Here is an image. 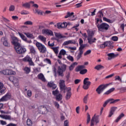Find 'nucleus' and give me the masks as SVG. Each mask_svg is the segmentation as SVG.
Here are the masks:
<instances>
[{
  "instance_id": "58836bf2",
  "label": "nucleus",
  "mask_w": 126,
  "mask_h": 126,
  "mask_svg": "<svg viewBox=\"0 0 126 126\" xmlns=\"http://www.w3.org/2000/svg\"><path fill=\"white\" fill-rule=\"evenodd\" d=\"M73 14H74V13L73 12H68L67 13V14L65 16L64 18H68V17H70L72 16V15H73Z\"/></svg>"
},
{
  "instance_id": "5701e85b",
  "label": "nucleus",
  "mask_w": 126,
  "mask_h": 126,
  "mask_svg": "<svg viewBox=\"0 0 126 126\" xmlns=\"http://www.w3.org/2000/svg\"><path fill=\"white\" fill-rule=\"evenodd\" d=\"M24 34L27 36L28 38H30L31 39H34L35 36L32 33H30V32H24Z\"/></svg>"
},
{
  "instance_id": "cd10ccee",
  "label": "nucleus",
  "mask_w": 126,
  "mask_h": 126,
  "mask_svg": "<svg viewBox=\"0 0 126 126\" xmlns=\"http://www.w3.org/2000/svg\"><path fill=\"white\" fill-rule=\"evenodd\" d=\"M78 63L77 62H74V63H72L70 66L69 67V70H73V68L75 67V65H77Z\"/></svg>"
},
{
  "instance_id": "9d476101",
  "label": "nucleus",
  "mask_w": 126,
  "mask_h": 126,
  "mask_svg": "<svg viewBox=\"0 0 126 126\" xmlns=\"http://www.w3.org/2000/svg\"><path fill=\"white\" fill-rule=\"evenodd\" d=\"M94 122L96 123V124H98L99 123V115H97L96 116V114H94V117L92 118L91 122V126H94Z\"/></svg>"
},
{
  "instance_id": "c85d7f7f",
  "label": "nucleus",
  "mask_w": 126,
  "mask_h": 126,
  "mask_svg": "<svg viewBox=\"0 0 126 126\" xmlns=\"http://www.w3.org/2000/svg\"><path fill=\"white\" fill-rule=\"evenodd\" d=\"M51 49L53 50L55 54H56V55H58L59 54V49H60V47L59 46L55 47H51Z\"/></svg>"
},
{
  "instance_id": "dca6fc26",
  "label": "nucleus",
  "mask_w": 126,
  "mask_h": 126,
  "mask_svg": "<svg viewBox=\"0 0 126 126\" xmlns=\"http://www.w3.org/2000/svg\"><path fill=\"white\" fill-rule=\"evenodd\" d=\"M108 58L107 60L108 61H111L112 59H115V58H116V57H118L119 56V54H115L114 53H111L107 54Z\"/></svg>"
},
{
  "instance_id": "c03bdc74",
  "label": "nucleus",
  "mask_w": 126,
  "mask_h": 126,
  "mask_svg": "<svg viewBox=\"0 0 126 126\" xmlns=\"http://www.w3.org/2000/svg\"><path fill=\"white\" fill-rule=\"evenodd\" d=\"M59 93H60V92L59 91V90L58 89H56L55 91H53L52 92V94L54 96H57V95H59Z\"/></svg>"
},
{
  "instance_id": "423d86ee",
  "label": "nucleus",
  "mask_w": 126,
  "mask_h": 126,
  "mask_svg": "<svg viewBox=\"0 0 126 126\" xmlns=\"http://www.w3.org/2000/svg\"><path fill=\"white\" fill-rule=\"evenodd\" d=\"M38 110L40 114H42V115H46V114H48V113L50 112V110L45 105L39 106L38 107Z\"/></svg>"
},
{
  "instance_id": "e2e57ef3",
  "label": "nucleus",
  "mask_w": 126,
  "mask_h": 126,
  "mask_svg": "<svg viewBox=\"0 0 126 126\" xmlns=\"http://www.w3.org/2000/svg\"><path fill=\"white\" fill-rule=\"evenodd\" d=\"M91 120V118L90 117V115H89V114H88L87 123L89 124V123L90 122Z\"/></svg>"
},
{
  "instance_id": "72a5a7b5",
  "label": "nucleus",
  "mask_w": 126,
  "mask_h": 126,
  "mask_svg": "<svg viewBox=\"0 0 126 126\" xmlns=\"http://www.w3.org/2000/svg\"><path fill=\"white\" fill-rule=\"evenodd\" d=\"M95 69H96L97 70H100V69H104L105 68V67L102 65H97L94 67Z\"/></svg>"
},
{
  "instance_id": "f03ea898",
  "label": "nucleus",
  "mask_w": 126,
  "mask_h": 126,
  "mask_svg": "<svg viewBox=\"0 0 126 126\" xmlns=\"http://www.w3.org/2000/svg\"><path fill=\"white\" fill-rule=\"evenodd\" d=\"M35 46L37 47L38 51L41 54L47 53V48L43 44L36 41Z\"/></svg>"
},
{
  "instance_id": "20e7f679",
  "label": "nucleus",
  "mask_w": 126,
  "mask_h": 126,
  "mask_svg": "<svg viewBox=\"0 0 126 126\" xmlns=\"http://www.w3.org/2000/svg\"><path fill=\"white\" fill-rule=\"evenodd\" d=\"M14 49L16 53L19 55H23L26 52V49L21 46V44H19V45L15 47Z\"/></svg>"
},
{
  "instance_id": "0eeeda50",
  "label": "nucleus",
  "mask_w": 126,
  "mask_h": 126,
  "mask_svg": "<svg viewBox=\"0 0 126 126\" xmlns=\"http://www.w3.org/2000/svg\"><path fill=\"white\" fill-rule=\"evenodd\" d=\"M9 79L10 81H12L15 87H17V88H19V87H20V86L19 85V80H18V78L15 77L11 76Z\"/></svg>"
},
{
  "instance_id": "393cba45",
  "label": "nucleus",
  "mask_w": 126,
  "mask_h": 126,
  "mask_svg": "<svg viewBox=\"0 0 126 126\" xmlns=\"http://www.w3.org/2000/svg\"><path fill=\"white\" fill-rule=\"evenodd\" d=\"M38 38L39 40L41 41V42H43V43H45L46 41L47 40V38L45 36H44L42 35H39Z\"/></svg>"
},
{
  "instance_id": "f3484780",
  "label": "nucleus",
  "mask_w": 126,
  "mask_h": 126,
  "mask_svg": "<svg viewBox=\"0 0 126 126\" xmlns=\"http://www.w3.org/2000/svg\"><path fill=\"white\" fill-rule=\"evenodd\" d=\"M47 86L48 87L52 88L53 90H55L57 88V85L53 81L48 82L47 83Z\"/></svg>"
},
{
  "instance_id": "37998d69",
  "label": "nucleus",
  "mask_w": 126,
  "mask_h": 126,
  "mask_svg": "<svg viewBox=\"0 0 126 126\" xmlns=\"http://www.w3.org/2000/svg\"><path fill=\"white\" fill-rule=\"evenodd\" d=\"M87 46V44H84L80 45V47L79 48V51H83V49L85 47Z\"/></svg>"
},
{
  "instance_id": "680f3d73",
  "label": "nucleus",
  "mask_w": 126,
  "mask_h": 126,
  "mask_svg": "<svg viewBox=\"0 0 126 126\" xmlns=\"http://www.w3.org/2000/svg\"><path fill=\"white\" fill-rule=\"evenodd\" d=\"M27 96H28V97H31V96H32V91H31V90L28 91Z\"/></svg>"
},
{
  "instance_id": "f8f14e48",
  "label": "nucleus",
  "mask_w": 126,
  "mask_h": 126,
  "mask_svg": "<svg viewBox=\"0 0 126 126\" xmlns=\"http://www.w3.org/2000/svg\"><path fill=\"white\" fill-rule=\"evenodd\" d=\"M0 73H1V74H4V75L7 74L8 75H11L13 74V71L9 69H5V70L0 71Z\"/></svg>"
},
{
  "instance_id": "b1692460",
  "label": "nucleus",
  "mask_w": 126,
  "mask_h": 126,
  "mask_svg": "<svg viewBox=\"0 0 126 126\" xmlns=\"http://www.w3.org/2000/svg\"><path fill=\"white\" fill-rule=\"evenodd\" d=\"M55 35L56 37H57V38H56L55 40H57V41H58V42H59V41H60V39H62V38H64V36H62V34H59L57 32L55 33Z\"/></svg>"
},
{
  "instance_id": "49530a36",
  "label": "nucleus",
  "mask_w": 126,
  "mask_h": 126,
  "mask_svg": "<svg viewBox=\"0 0 126 126\" xmlns=\"http://www.w3.org/2000/svg\"><path fill=\"white\" fill-rule=\"evenodd\" d=\"M43 62H44V63H48L49 64H52V62H51V60L49 59H44Z\"/></svg>"
},
{
  "instance_id": "69168bd1",
  "label": "nucleus",
  "mask_w": 126,
  "mask_h": 126,
  "mask_svg": "<svg viewBox=\"0 0 126 126\" xmlns=\"http://www.w3.org/2000/svg\"><path fill=\"white\" fill-rule=\"evenodd\" d=\"M90 54H91V50H87V51L84 54V56H87V55H89Z\"/></svg>"
},
{
  "instance_id": "0e129e2a",
  "label": "nucleus",
  "mask_w": 126,
  "mask_h": 126,
  "mask_svg": "<svg viewBox=\"0 0 126 126\" xmlns=\"http://www.w3.org/2000/svg\"><path fill=\"white\" fill-rule=\"evenodd\" d=\"M61 24L62 28H65V27L67 26V23H66V22H63V23Z\"/></svg>"
},
{
  "instance_id": "2eb2a0df",
  "label": "nucleus",
  "mask_w": 126,
  "mask_h": 126,
  "mask_svg": "<svg viewBox=\"0 0 126 126\" xmlns=\"http://www.w3.org/2000/svg\"><path fill=\"white\" fill-rule=\"evenodd\" d=\"M30 3H35V2L33 1H31L29 2L24 3L22 4V7L24 8H27L28 9H29L31 7V5Z\"/></svg>"
},
{
  "instance_id": "c756f323",
  "label": "nucleus",
  "mask_w": 126,
  "mask_h": 126,
  "mask_svg": "<svg viewBox=\"0 0 126 126\" xmlns=\"http://www.w3.org/2000/svg\"><path fill=\"white\" fill-rule=\"evenodd\" d=\"M96 21H95V25L98 29L99 27H100V25H99V22L100 23H101L102 22V19H99V18H95Z\"/></svg>"
},
{
  "instance_id": "a19ab883",
  "label": "nucleus",
  "mask_w": 126,
  "mask_h": 126,
  "mask_svg": "<svg viewBox=\"0 0 126 126\" xmlns=\"http://www.w3.org/2000/svg\"><path fill=\"white\" fill-rule=\"evenodd\" d=\"M24 70L25 71L27 74H28V73L31 71V69L30 67H26L24 68Z\"/></svg>"
},
{
  "instance_id": "39448f33",
  "label": "nucleus",
  "mask_w": 126,
  "mask_h": 126,
  "mask_svg": "<svg viewBox=\"0 0 126 126\" xmlns=\"http://www.w3.org/2000/svg\"><path fill=\"white\" fill-rule=\"evenodd\" d=\"M111 84L110 83L109 84H106L104 85H99L98 88L96 89V92H97V94H101L102 92L106 89V88L109 86Z\"/></svg>"
},
{
  "instance_id": "473e14b6",
  "label": "nucleus",
  "mask_w": 126,
  "mask_h": 126,
  "mask_svg": "<svg viewBox=\"0 0 126 126\" xmlns=\"http://www.w3.org/2000/svg\"><path fill=\"white\" fill-rule=\"evenodd\" d=\"M30 50L32 54H33V55L36 54V50L35 49V47H34L33 46H30Z\"/></svg>"
},
{
  "instance_id": "603ef678",
  "label": "nucleus",
  "mask_w": 126,
  "mask_h": 126,
  "mask_svg": "<svg viewBox=\"0 0 126 126\" xmlns=\"http://www.w3.org/2000/svg\"><path fill=\"white\" fill-rule=\"evenodd\" d=\"M69 44H73L74 45H75L77 44V45L78 46V43H76V41L75 40H69Z\"/></svg>"
},
{
  "instance_id": "9b49d317",
  "label": "nucleus",
  "mask_w": 126,
  "mask_h": 126,
  "mask_svg": "<svg viewBox=\"0 0 126 126\" xmlns=\"http://www.w3.org/2000/svg\"><path fill=\"white\" fill-rule=\"evenodd\" d=\"M23 62L29 63L30 65H34V63L32 61V59L29 56H27L23 59Z\"/></svg>"
},
{
  "instance_id": "7c9ffc66",
  "label": "nucleus",
  "mask_w": 126,
  "mask_h": 126,
  "mask_svg": "<svg viewBox=\"0 0 126 126\" xmlns=\"http://www.w3.org/2000/svg\"><path fill=\"white\" fill-rule=\"evenodd\" d=\"M63 72H64V71H63L62 70V69L58 68V71H57V73H58L59 76H62L63 77V75H64L63 74Z\"/></svg>"
},
{
  "instance_id": "4d7b16f0",
  "label": "nucleus",
  "mask_w": 126,
  "mask_h": 126,
  "mask_svg": "<svg viewBox=\"0 0 126 126\" xmlns=\"http://www.w3.org/2000/svg\"><path fill=\"white\" fill-rule=\"evenodd\" d=\"M21 14H22V15H27V14H29V12H28V11L27 10H23V11H22L21 12Z\"/></svg>"
},
{
  "instance_id": "864d4df0",
  "label": "nucleus",
  "mask_w": 126,
  "mask_h": 126,
  "mask_svg": "<svg viewBox=\"0 0 126 126\" xmlns=\"http://www.w3.org/2000/svg\"><path fill=\"white\" fill-rule=\"evenodd\" d=\"M67 59L70 62H73V61H74V59H73V57L70 55L68 56L67 57Z\"/></svg>"
},
{
  "instance_id": "6ab92c4d",
  "label": "nucleus",
  "mask_w": 126,
  "mask_h": 126,
  "mask_svg": "<svg viewBox=\"0 0 126 126\" xmlns=\"http://www.w3.org/2000/svg\"><path fill=\"white\" fill-rule=\"evenodd\" d=\"M88 43L90 44V45H91L93 44V43H95L96 41H97V39L95 38H93V37H88Z\"/></svg>"
},
{
  "instance_id": "3c124183",
  "label": "nucleus",
  "mask_w": 126,
  "mask_h": 126,
  "mask_svg": "<svg viewBox=\"0 0 126 126\" xmlns=\"http://www.w3.org/2000/svg\"><path fill=\"white\" fill-rule=\"evenodd\" d=\"M108 47H109V48H113L114 46H113V41H108Z\"/></svg>"
},
{
  "instance_id": "1a4fd4ad",
  "label": "nucleus",
  "mask_w": 126,
  "mask_h": 126,
  "mask_svg": "<svg viewBox=\"0 0 126 126\" xmlns=\"http://www.w3.org/2000/svg\"><path fill=\"white\" fill-rule=\"evenodd\" d=\"M12 41L11 43L12 45L14 46V48L19 45H20V43H19L18 41V38H17L15 36H12L11 37Z\"/></svg>"
},
{
  "instance_id": "f704fd0d",
  "label": "nucleus",
  "mask_w": 126,
  "mask_h": 126,
  "mask_svg": "<svg viewBox=\"0 0 126 126\" xmlns=\"http://www.w3.org/2000/svg\"><path fill=\"white\" fill-rule=\"evenodd\" d=\"M103 20L104 21H105L106 22H108V23H114V20L109 19H108L106 17H103Z\"/></svg>"
},
{
  "instance_id": "338daca9",
  "label": "nucleus",
  "mask_w": 126,
  "mask_h": 126,
  "mask_svg": "<svg viewBox=\"0 0 126 126\" xmlns=\"http://www.w3.org/2000/svg\"><path fill=\"white\" fill-rule=\"evenodd\" d=\"M69 40H67L64 42L63 44V46H67V45H69Z\"/></svg>"
},
{
  "instance_id": "a211bd4d",
  "label": "nucleus",
  "mask_w": 126,
  "mask_h": 126,
  "mask_svg": "<svg viewBox=\"0 0 126 126\" xmlns=\"http://www.w3.org/2000/svg\"><path fill=\"white\" fill-rule=\"evenodd\" d=\"M1 42H3V44L5 47H8L9 46V44H8V42L7 41V38L6 37H3L1 38Z\"/></svg>"
},
{
  "instance_id": "4468645a",
  "label": "nucleus",
  "mask_w": 126,
  "mask_h": 126,
  "mask_svg": "<svg viewBox=\"0 0 126 126\" xmlns=\"http://www.w3.org/2000/svg\"><path fill=\"white\" fill-rule=\"evenodd\" d=\"M42 34H45L46 35H49L50 36H54V33L52 31L49 29H43L42 31Z\"/></svg>"
},
{
  "instance_id": "2f4dec72",
  "label": "nucleus",
  "mask_w": 126,
  "mask_h": 126,
  "mask_svg": "<svg viewBox=\"0 0 126 126\" xmlns=\"http://www.w3.org/2000/svg\"><path fill=\"white\" fill-rule=\"evenodd\" d=\"M56 99L57 101H61L63 99V95L61 94L56 95Z\"/></svg>"
},
{
  "instance_id": "ea45409f",
  "label": "nucleus",
  "mask_w": 126,
  "mask_h": 126,
  "mask_svg": "<svg viewBox=\"0 0 126 126\" xmlns=\"http://www.w3.org/2000/svg\"><path fill=\"white\" fill-rule=\"evenodd\" d=\"M88 96H89V94H87L86 95H85L83 98V102L85 104H87V100H88Z\"/></svg>"
},
{
  "instance_id": "6e6552de",
  "label": "nucleus",
  "mask_w": 126,
  "mask_h": 126,
  "mask_svg": "<svg viewBox=\"0 0 126 126\" xmlns=\"http://www.w3.org/2000/svg\"><path fill=\"white\" fill-rule=\"evenodd\" d=\"M88 80H89L88 78H85L84 80L83 88L85 90H87L89 88V86L91 85V82Z\"/></svg>"
},
{
  "instance_id": "a18cd8bd",
  "label": "nucleus",
  "mask_w": 126,
  "mask_h": 126,
  "mask_svg": "<svg viewBox=\"0 0 126 126\" xmlns=\"http://www.w3.org/2000/svg\"><path fill=\"white\" fill-rule=\"evenodd\" d=\"M103 16H104V14H103V12H102V10H100L98 12V17L99 19H101Z\"/></svg>"
},
{
  "instance_id": "c9c22d12",
  "label": "nucleus",
  "mask_w": 126,
  "mask_h": 126,
  "mask_svg": "<svg viewBox=\"0 0 126 126\" xmlns=\"http://www.w3.org/2000/svg\"><path fill=\"white\" fill-rule=\"evenodd\" d=\"M79 53H78L77 56V60H80V58L82 57V55H83V51L82 50H79Z\"/></svg>"
},
{
  "instance_id": "79ce46f5",
  "label": "nucleus",
  "mask_w": 126,
  "mask_h": 126,
  "mask_svg": "<svg viewBox=\"0 0 126 126\" xmlns=\"http://www.w3.org/2000/svg\"><path fill=\"white\" fill-rule=\"evenodd\" d=\"M27 125L28 126H32V125H33V123L32 122V121L30 120V119H28L27 120Z\"/></svg>"
},
{
  "instance_id": "6e6d98bb",
  "label": "nucleus",
  "mask_w": 126,
  "mask_h": 126,
  "mask_svg": "<svg viewBox=\"0 0 126 126\" xmlns=\"http://www.w3.org/2000/svg\"><path fill=\"white\" fill-rule=\"evenodd\" d=\"M34 72H41V68L40 67H36V68H35L34 69H33Z\"/></svg>"
},
{
  "instance_id": "7ed1b4c3",
  "label": "nucleus",
  "mask_w": 126,
  "mask_h": 126,
  "mask_svg": "<svg viewBox=\"0 0 126 126\" xmlns=\"http://www.w3.org/2000/svg\"><path fill=\"white\" fill-rule=\"evenodd\" d=\"M110 28V25L105 23H102L99 25V27L98 30L100 32H106Z\"/></svg>"
},
{
  "instance_id": "052dcab7",
  "label": "nucleus",
  "mask_w": 126,
  "mask_h": 126,
  "mask_svg": "<svg viewBox=\"0 0 126 126\" xmlns=\"http://www.w3.org/2000/svg\"><path fill=\"white\" fill-rule=\"evenodd\" d=\"M65 48H67V49H70V50H71L72 51H76V47H71L65 46Z\"/></svg>"
},
{
  "instance_id": "4c0bfd02",
  "label": "nucleus",
  "mask_w": 126,
  "mask_h": 126,
  "mask_svg": "<svg viewBox=\"0 0 126 126\" xmlns=\"http://www.w3.org/2000/svg\"><path fill=\"white\" fill-rule=\"evenodd\" d=\"M58 68H61V69H62V71L64 72L66 70V65L63 64L61 66H59Z\"/></svg>"
},
{
  "instance_id": "aec40b11",
  "label": "nucleus",
  "mask_w": 126,
  "mask_h": 126,
  "mask_svg": "<svg viewBox=\"0 0 126 126\" xmlns=\"http://www.w3.org/2000/svg\"><path fill=\"white\" fill-rule=\"evenodd\" d=\"M118 109V107L113 106L111 108L110 111L109 112V115L108 116L109 118H111L112 115H114V113L116 111V110Z\"/></svg>"
},
{
  "instance_id": "bf43d9fd",
  "label": "nucleus",
  "mask_w": 126,
  "mask_h": 126,
  "mask_svg": "<svg viewBox=\"0 0 126 126\" xmlns=\"http://www.w3.org/2000/svg\"><path fill=\"white\" fill-rule=\"evenodd\" d=\"M93 36H94V32H93V31L89 32L88 37H93Z\"/></svg>"
},
{
  "instance_id": "13d9d810",
  "label": "nucleus",
  "mask_w": 126,
  "mask_h": 126,
  "mask_svg": "<svg viewBox=\"0 0 126 126\" xmlns=\"http://www.w3.org/2000/svg\"><path fill=\"white\" fill-rule=\"evenodd\" d=\"M60 53L61 55H63V56H64V55H65V54H66V51H65V50H64V49H62L60 51Z\"/></svg>"
},
{
  "instance_id": "412c9836",
  "label": "nucleus",
  "mask_w": 126,
  "mask_h": 126,
  "mask_svg": "<svg viewBox=\"0 0 126 126\" xmlns=\"http://www.w3.org/2000/svg\"><path fill=\"white\" fill-rule=\"evenodd\" d=\"M119 101H121V99H114L113 98H109L107 99V102H108V103H109L110 104H116V103L119 102Z\"/></svg>"
},
{
  "instance_id": "a878e982",
  "label": "nucleus",
  "mask_w": 126,
  "mask_h": 126,
  "mask_svg": "<svg viewBox=\"0 0 126 126\" xmlns=\"http://www.w3.org/2000/svg\"><path fill=\"white\" fill-rule=\"evenodd\" d=\"M0 118H1L2 119H4V120H8L9 121H10L11 120V116L10 115H0Z\"/></svg>"
},
{
  "instance_id": "5fc2aeb1",
  "label": "nucleus",
  "mask_w": 126,
  "mask_h": 126,
  "mask_svg": "<svg viewBox=\"0 0 126 126\" xmlns=\"http://www.w3.org/2000/svg\"><path fill=\"white\" fill-rule=\"evenodd\" d=\"M111 40H112V41H114V42H117V41L119 40V38L117 36H112L111 38Z\"/></svg>"
},
{
  "instance_id": "8fccbe9b",
  "label": "nucleus",
  "mask_w": 126,
  "mask_h": 126,
  "mask_svg": "<svg viewBox=\"0 0 126 126\" xmlns=\"http://www.w3.org/2000/svg\"><path fill=\"white\" fill-rule=\"evenodd\" d=\"M85 73H87V69H83L80 71V74H85Z\"/></svg>"
},
{
  "instance_id": "09e8293b",
  "label": "nucleus",
  "mask_w": 126,
  "mask_h": 126,
  "mask_svg": "<svg viewBox=\"0 0 126 126\" xmlns=\"http://www.w3.org/2000/svg\"><path fill=\"white\" fill-rule=\"evenodd\" d=\"M25 25H33V22L31 21H27L24 23Z\"/></svg>"
},
{
  "instance_id": "4be33fe9",
  "label": "nucleus",
  "mask_w": 126,
  "mask_h": 126,
  "mask_svg": "<svg viewBox=\"0 0 126 126\" xmlns=\"http://www.w3.org/2000/svg\"><path fill=\"white\" fill-rule=\"evenodd\" d=\"M37 77H38V79H40L43 82H46V79L45 78V76L42 73L39 74Z\"/></svg>"
},
{
  "instance_id": "de8ad7c7",
  "label": "nucleus",
  "mask_w": 126,
  "mask_h": 126,
  "mask_svg": "<svg viewBox=\"0 0 126 126\" xmlns=\"http://www.w3.org/2000/svg\"><path fill=\"white\" fill-rule=\"evenodd\" d=\"M15 9V6L13 5H11L9 8V11H14Z\"/></svg>"
},
{
  "instance_id": "e433bc0d",
  "label": "nucleus",
  "mask_w": 126,
  "mask_h": 126,
  "mask_svg": "<svg viewBox=\"0 0 126 126\" xmlns=\"http://www.w3.org/2000/svg\"><path fill=\"white\" fill-rule=\"evenodd\" d=\"M18 34L21 39H22V40H23L24 41H26V39L27 38V37L25 35H24V34L20 32H18Z\"/></svg>"
},
{
  "instance_id": "774afa93",
  "label": "nucleus",
  "mask_w": 126,
  "mask_h": 126,
  "mask_svg": "<svg viewBox=\"0 0 126 126\" xmlns=\"http://www.w3.org/2000/svg\"><path fill=\"white\" fill-rule=\"evenodd\" d=\"M115 80L116 81L118 80L120 82H122V79H121V77H120V76H116Z\"/></svg>"
},
{
  "instance_id": "f257e3e1",
  "label": "nucleus",
  "mask_w": 126,
  "mask_h": 126,
  "mask_svg": "<svg viewBox=\"0 0 126 126\" xmlns=\"http://www.w3.org/2000/svg\"><path fill=\"white\" fill-rule=\"evenodd\" d=\"M59 86L61 91H63V93H65L67 92L65 99L66 100H69L71 97V88L70 87H66L65 84L64 83V80H60L59 83Z\"/></svg>"
},
{
  "instance_id": "bb28decb",
  "label": "nucleus",
  "mask_w": 126,
  "mask_h": 126,
  "mask_svg": "<svg viewBox=\"0 0 126 126\" xmlns=\"http://www.w3.org/2000/svg\"><path fill=\"white\" fill-rule=\"evenodd\" d=\"M124 117H125V114L124 113H121L116 119L115 123H119V122H120V120H122V118H124Z\"/></svg>"
},
{
  "instance_id": "ddd939ff",
  "label": "nucleus",
  "mask_w": 126,
  "mask_h": 126,
  "mask_svg": "<svg viewBox=\"0 0 126 126\" xmlns=\"http://www.w3.org/2000/svg\"><path fill=\"white\" fill-rule=\"evenodd\" d=\"M10 98H11L10 94H6L5 95L3 96L0 99V102H5L6 101H8V100H9Z\"/></svg>"
}]
</instances>
